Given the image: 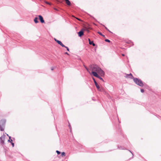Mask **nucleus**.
<instances>
[{"instance_id": "1", "label": "nucleus", "mask_w": 161, "mask_h": 161, "mask_svg": "<svg viewBox=\"0 0 161 161\" xmlns=\"http://www.w3.org/2000/svg\"><path fill=\"white\" fill-rule=\"evenodd\" d=\"M89 67L91 71V74H92L94 76H98V74L101 76L104 75V72L97 65H91Z\"/></svg>"}, {"instance_id": "2", "label": "nucleus", "mask_w": 161, "mask_h": 161, "mask_svg": "<svg viewBox=\"0 0 161 161\" xmlns=\"http://www.w3.org/2000/svg\"><path fill=\"white\" fill-rule=\"evenodd\" d=\"M134 81L135 83L137 85L141 86H143V84L142 81L141 80L135 78H134Z\"/></svg>"}, {"instance_id": "3", "label": "nucleus", "mask_w": 161, "mask_h": 161, "mask_svg": "<svg viewBox=\"0 0 161 161\" xmlns=\"http://www.w3.org/2000/svg\"><path fill=\"white\" fill-rule=\"evenodd\" d=\"M125 77L126 78H129L131 79H133V80L134 78H135L131 73H130V74H126Z\"/></svg>"}, {"instance_id": "4", "label": "nucleus", "mask_w": 161, "mask_h": 161, "mask_svg": "<svg viewBox=\"0 0 161 161\" xmlns=\"http://www.w3.org/2000/svg\"><path fill=\"white\" fill-rule=\"evenodd\" d=\"M54 40L57 42L59 44L61 45L62 47H65V46L62 43V42L58 40H57L56 39L54 38Z\"/></svg>"}, {"instance_id": "5", "label": "nucleus", "mask_w": 161, "mask_h": 161, "mask_svg": "<svg viewBox=\"0 0 161 161\" xmlns=\"http://www.w3.org/2000/svg\"><path fill=\"white\" fill-rule=\"evenodd\" d=\"M38 17L41 22L42 23H44V21L43 20L42 17L41 15H39Z\"/></svg>"}, {"instance_id": "6", "label": "nucleus", "mask_w": 161, "mask_h": 161, "mask_svg": "<svg viewBox=\"0 0 161 161\" xmlns=\"http://www.w3.org/2000/svg\"><path fill=\"white\" fill-rule=\"evenodd\" d=\"M93 80H94V82L95 83V85L96 87L97 88V89L98 90H99V89H100V87H99V86L97 84V82H96V81L95 79L94 78H93Z\"/></svg>"}, {"instance_id": "7", "label": "nucleus", "mask_w": 161, "mask_h": 161, "mask_svg": "<svg viewBox=\"0 0 161 161\" xmlns=\"http://www.w3.org/2000/svg\"><path fill=\"white\" fill-rule=\"evenodd\" d=\"M84 31L82 29L78 33V35L79 36L81 37L83 35Z\"/></svg>"}, {"instance_id": "8", "label": "nucleus", "mask_w": 161, "mask_h": 161, "mask_svg": "<svg viewBox=\"0 0 161 161\" xmlns=\"http://www.w3.org/2000/svg\"><path fill=\"white\" fill-rule=\"evenodd\" d=\"M6 121L4 119L1 120L0 121V125H3V124H4L5 123Z\"/></svg>"}, {"instance_id": "9", "label": "nucleus", "mask_w": 161, "mask_h": 161, "mask_svg": "<svg viewBox=\"0 0 161 161\" xmlns=\"http://www.w3.org/2000/svg\"><path fill=\"white\" fill-rule=\"evenodd\" d=\"M66 4L68 6L71 5V3L69 0H65Z\"/></svg>"}, {"instance_id": "10", "label": "nucleus", "mask_w": 161, "mask_h": 161, "mask_svg": "<svg viewBox=\"0 0 161 161\" xmlns=\"http://www.w3.org/2000/svg\"><path fill=\"white\" fill-rule=\"evenodd\" d=\"M5 136H3L1 137L0 138V140H1V141H4L5 140Z\"/></svg>"}, {"instance_id": "11", "label": "nucleus", "mask_w": 161, "mask_h": 161, "mask_svg": "<svg viewBox=\"0 0 161 161\" xmlns=\"http://www.w3.org/2000/svg\"><path fill=\"white\" fill-rule=\"evenodd\" d=\"M82 30L83 31H86L87 32H89V30H88V29L86 27H85Z\"/></svg>"}, {"instance_id": "12", "label": "nucleus", "mask_w": 161, "mask_h": 161, "mask_svg": "<svg viewBox=\"0 0 161 161\" xmlns=\"http://www.w3.org/2000/svg\"><path fill=\"white\" fill-rule=\"evenodd\" d=\"M38 18L37 17L35 18L34 19V21L36 23H37L38 22V21L37 20Z\"/></svg>"}, {"instance_id": "13", "label": "nucleus", "mask_w": 161, "mask_h": 161, "mask_svg": "<svg viewBox=\"0 0 161 161\" xmlns=\"http://www.w3.org/2000/svg\"><path fill=\"white\" fill-rule=\"evenodd\" d=\"M0 130L2 131L4 130L3 127L1 125H0Z\"/></svg>"}, {"instance_id": "14", "label": "nucleus", "mask_w": 161, "mask_h": 161, "mask_svg": "<svg viewBox=\"0 0 161 161\" xmlns=\"http://www.w3.org/2000/svg\"><path fill=\"white\" fill-rule=\"evenodd\" d=\"M96 77L99 78L100 80H102V81H103V79L102 78H101V77H100L98 75V76H96Z\"/></svg>"}, {"instance_id": "15", "label": "nucleus", "mask_w": 161, "mask_h": 161, "mask_svg": "<svg viewBox=\"0 0 161 161\" xmlns=\"http://www.w3.org/2000/svg\"><path fill=\"white\" fill-rule=\"evenodd\" d=\"M65 156V153L64 152H62L61 153V156L62 157H64Z\"/></svg>"}, {"instance_id": "16", "label": "nucleus", "mask_w": 161, "mask_h": 161, "mask_svg": "<svg viewBox=\"0 0 161 161\" xmlns=\"http://www.w3.org/2000/svg\"><path fill=\"white\" fill-rule=\"evenodd\" d=\"M88 41L89 42V43L90 45H92V42H93V41H91L90 39H88Z\"/></svg>"}, {"instance_id": "17", "label": "nucleus", "mask_w": 161, "mask_h": 161, "mask_svg": "<svg viewBox=\"0 0 161 161\" xmlns=\"http://www.w3.org/2000/svg\"><path fill=\"white\" fill-rule=\"evenodd\" d=\"M9 142L12 145L13 147H14V143L12 142Z\"/></svg>"}, {"instance_id": "18", "label": "nucleus", "mask_w": 161, "mask_h": 161, "mask_svg": "<svg viewBox=\"0 0 161 161\" xmlns=\"http://www.w3.org/2000/svg\"><path fill=\"white\" fill-rule=\"evenodd\" d=\"M98 33L99 34H100V35H101V36H104V35H103L102 34V33H101V32H98Z\"/></svg>"}, {"instance_id": "19", "label": "nucleus", "mask_w": 161, "mask_h": 161, "mask_svg": "<svg viewBox=\"0 0 161 161\" xmlns=\"http://www.w3.org/2000/svg\"><path fill=\"white\" fill-rule=\"evenodd\" d=\"M86 70H87V71L90 74H91V73L90 72V69L89 70V69H88V68H87V69H86Z\"/></svg>"}, {"instance_id": "20", "label": "nucleus", "mask_w": 161, "mask_h": 161, "mask_svg": "<svg viewBox=\"0 0 161 161\" xmlns=\"http://www.w3.org/2000/svg\"><path fill=\"white\" fill-rule=\"evenodd\" d=\"M56 152L58 154H59L60 153V152L58 151L57 150L56 151Z\"/></svg>"}, {"instance_id": "21", "label": "nucleus", "mask_w": 161, "mask_h": 161, "mask_svg": "<svg viewBox=\"0 0 161 161\" xmlns=\"http://www.w3.org/2000/svg\"><path fill=\"white\" fill-rule=\"evenodd\" d=\"M105 41L106 42H110V41L109 40H108V39H105Z\"/></svg>"}, {"instance_id": "22", "label": "nucleus", "mask_w": 161, "mask_h": 161, "mask_svg": "<svg viewBox=\"0 0 161 161\" xmlns=\"http://www.w3.org/2000/svg\"><path fill=\"white\" fill-rule=\"evenodd\" d=\"M65 47L67 49V50L68 51H69V48H68V47H66L65 46V47Z\"/></svg>"}, {"instance_id": "23", "label": "nucleus", "mask_w": 161, "mask_h": 161, "mask_svg": "<svg viewBox=\"0 0 161 161\" xmlns=\"http://www.w3.org/2000/svg\"><path fill=\"white\" fill-rule=\"evenodd\" d=\"M8 141H13V140H12L11 139L10 137H9V139L8 140Z\"/></svg>"}, {"instance_id": "24", "label": "nucleus", "mask_w": 161, "mask_h": 161, "mask_svg": "<svg viewBox=\"0 0 161 161\" xmlns=\"http://www.w3.org/2000/svg\"><path fill=\"white\" fill-rule=\"evenodd\" d=\"M141 91L142 92H144V90L143 89H141Z\"/></svg>"}, {"instance_id": "25", "label": "nucleus", "mask_w": 161, "mask_h": 161, "mask_svg": "<svg viewBox=\"0 0 161 161\" xmlns=\"http://www.w3.org/2000/svg\"><path fill=\"white\" fill-rule=\"evenodd\" d=\"M45 3L47 4H49V5H51V3H49L48 2H45Z\"/></svg>"}, {"instance_id": "26", "label": "nucleus", "mask_w": 161, "mask_h": 161, "mask_svg": "<svg viewBox=\"0 0 161 161\" xmlns=\"http://www.w3.org/2000/svg\"><path fill=\"white\" fill-rule=\"evenodd\" d=\"M92 45L93 46H95V44L93 43V42H92Z\"/></svg>"}, {"instance_id": "27", "label": "nucleus", "mask_w": 161, "mask_h": 161, "mask_svg": "<svg viewBox=\"0 0 161 161\" xmlns=\"http://www.w3.org/2000/svg\"><path fill=\"white\" fill-rule=\"evenodd\" d=\"M53 69H54V68L53 67H51V70H53Z\"/></svg>"}, {"instance_id": "28", "label": "nucleus", "mask_w": 161, "mask_h": 161, "mask_svg": "<svg viewBox=\"0 0 161 161\" xmlns=\"http://www.w3.org/2000/svg\"><path fill=\"white\" fill-rule=\"evenodd\" d=\"M76 19H77L78 20H79V21H81V20L80 19H78V18H76Z\"/></svg>"}, {"instance_id": "29", "label": "nucleus", "mask_w": 161, "mask_h": 161, "mask_svg": "<svg viewBox=\"0 0 161 161\" xmlns=\"http://www.w3.org/2000/svg\"><path fill=\"white\" fill-rule=\"evenodd\" d=\"M65 54H67V55H69V54H68L67 52H66V53H65Z\"/></svg>"}, {"instance_id": "30", "label": "nucleus", "mask_w": 161, "mask_h": 161, "mask_svg": "<svg viewBox=\"0 0 161 161\" xmlns=\"http://www.w3.org/2000/svg\"><path fill=\"white\" fill-rule=\"evenodd\" d=\"M122 55L123 56H125V55L123 54H122Z\"/></svg>"}, {"instance_id": "31", "label": "nucleus", "mask_w": 161, "mask_h": 161, "mask_svg": "<svg viewBox=\"0 0 161 161\" xmlns=\"http://www.w3.org/2000/svg\"><path fill=\"white\" fill-rule=\"evenodd\" d=\"M85 66V68L86 69H87V68L86 66Z\"/></svg>"}, {"instance_id": "32", "label": "nucleus", "mask_w": 161, "mask_h": 161, "mask_svg": "<svg viewBox=\"0 0 161 161\" xmlns=\"http://www.w3.org/2000/svg\"><path fill=\"white\" fill-rule=\"evenodd\" d=\"M54 9H55V10H57V9H56V8H54Z\"/></svg>"}, {"instance_id": "33", "label": "nucleus", "mask_w": 161, "mask_h": 161, "mask_svg": "<svg viewBox=\"0 0 161 161\" xmlns=\"http://www.w3.org/2000/svg\"><path fill=\"white\" fill-rule=\"evenodd\" d=\"M4 142H3V143Z\"/></svg>"}]
</instances>
